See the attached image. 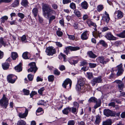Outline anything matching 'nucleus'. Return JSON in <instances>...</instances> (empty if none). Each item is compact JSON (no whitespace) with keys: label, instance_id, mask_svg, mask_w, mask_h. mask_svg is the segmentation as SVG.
Listing matches in <instances>:
<instances>
[{"label":"nucleus","instance_id":"obj_1","mask_svg":"<svg viewBox=\"0 0 125 125\" xmlns=\"http://www.w3.org/2000/svg\"><path fill=\"white\" fill-rule=\"evenodd\" d=\"M42 9L43 14L45 16L47 14V16L49 18V16L55 14V11L51 9L49 6L46 4H43Z\"/></svg>","mask_w":125,"mask_h":125},{"label":"nucleus","instance_id":"obj_2","mask_svg":"<svg viewBox=\"0 0 125 125\" xmlns=\"http://www.w3.org/2000/svg\"><path fill=\"white\" fill-rule=\"evenodd\" d=\"M88 102L89 103L94 102V103H96V104L94 106V108L95 109L100 106L101 105V100H99L98 101L97 99L94 97H91L89 99Z\"/></svg>","mask_w":125,"mask_h":125},{"label":"nucleus","instance_id":"obj_3","mask_svg":"<svg viewBox=\"0 0 125 125\" xmlns=\"http://www.w3.org/2000/svg\"><path fill=\"white\" fill-rule=\"evenodd\" d=\"M104 114L107 116H114L115 115V112L113 111L108 109H105L104 110Z\"/></svg>","mask_w":125,"mask_h":125},{"label":"nucleus","instance_id":"obj_4","mask_svg":"<svg viewBox=\"0 0 125 125\" xmlns=\"http://www.w3.org/2000/svg\"><path fill=\"white\" fill-rule=\"evenodd\" d=\"M0 104L1 106H4L5 108L8 104V101L7 99L5 97V95L4 94L2 98L0 100Z\"/></svg>","mask_w":125,"mask_h":125},{"label":"nucleus","instance_id":"obj_5","mask_svg":"<svg viewBox=\"0 0 125 125\" xmlns=\"http://www.w3.org/2000/svg\"><path fill=\"white\" fill-rule=\"evenodd\" d=\"M45 52L47 53V54L48 55H52L56 52L55 49H53L52 47L47 48Z\"/></svg>","mask_w":125,"mask_h":125},{"label":"nucleus","instance_id":"obj_6","mask_svg":"<svg viewBox=\"0 0 125 125\" xmlns=\"http://www.w3.org/2000/svg\"><path fill=\"white\" fill-rule=\"evenodd\" d=\"M29 65L30 66V68L28 70V72H29L33 71L35 73L37 69V68L36 66L35 63L33 62L29 64Z\"/></svg>","mask_w":125,"mask_h":125},{"label":"nucleus","instance_id":"obj_7","mask_svg":"<svg viewBox=\"0 0 125 125\" xmlns=\"http://www.w3.org/2000/svg\"><path fill=\"white\" fill-rule=\"evenodd\" d=\"M66 50L64 51L65 53H67L68 52L69 50H70L71 51H75L80 49V48L78 47L69 46L65 48Z\"/></svg>","mask_w":125,"mask_h":125},{"label":"nucleus","instance_id":"obj_8","mask_svg":"<svg viewBox=\"0 0 125 125\" xmlns=\"http://www.w3.org/2000/svg\"><path fill=\"white\" fill-rule=\"evenodd\" d=\"M114 83H115L118 84V88L120 90H122L123 89L124 85L123 82L120 80H116L115 81Z\"/></svg>","mask_w":125,"mask_h":125},{"label":"nucleus","instance_id":"obj_9","mask_svg":"<svg viewBox=\"0 0 125 125\" xmlns=\"http://www.w3.org/2000/svg\"><path fill=\"white\" fill-rule=\"evenodd\" d=\"M14 77H16V76L12 74H10L7 76L8 80L10 83H14L15 81V79L13 78Z\"/></svg>","mask_w":125,"mask_h":125},{"label":"nucleus","instance_id":"obj_10","mask_svg":"<svg viewBox=\"0 0 125 125\" xmlns=\"http://www.w3.org/2000/svg\"><path fill=\"white\" fill-rule=\"evenodd\" d=\"M105 37L110 40H116V38L114 36L110 33H108L105 36Z\"/></svg>","mask_w":125,"mask_h":125},{"label":"nucleus","instance_id":"obj_11","mask_svg":"<svg viewBox=\"0 0 125 125\" xmlns=\"http://www.w3.org/2000/svg\"><path fill=\"white\" fill-rule=\"evenodd\" d=\"M102 81L101 77H99L97 78L94 79L92 81V83L93 85H95L96 83L101 82Z\"/></svg>","mask_w":125,"mask_h":125},{"label":"nucleus","instance_id":"obj_12","mask_svg":"<svg viewBox=\"0 0 125 125\" xmlns=\"http://www.w3.org/2000/svg\"><path fill=\"white\" fill-rule=\"evenodd\" d=\"M68 83L69 84L70 87L72 84V82L71 80L69 79L65 80L62 84V86L65 88H66V85Z\"/></svg>","mask_w":125,"mask_h":125},{"label":"nucleus","instance_id":"obj_13","mask_svg":"<svg viewBox=\"0 0 125 125\" xmlns=\"http://www.w3.org/2000/svg\"><path fill=\"white\" fill-rule=\"evenodd\" d=\"M28 111L27 109H26L25 113L23 114L20 113L19 114V116L21 118H23L26 117L28 114Z\"/></svg>","mask_w":125,"mask_h":125},{"label":"nucleus","instance_id":"obj_14","mask_svg":"<svg viewBox=\"0 0 125 125\" xmlns=\"http://www.w3.org/2000/svg\"><path fill=\"white\" fill-rule=\"evenodd\" d=\"M105 14L106 15V16L103 17V19L104 21H105L107 23H108L110 19L109 15L106 11L105 12Z\"/></svg>","mask_w":125,"mask_h":125},{"label":"nucleus","instance_id":"obj_15","mask_svg":"<svg viewBox=\"0 0 125 125\" xmlns=\"http://www.w3.org/2000/svg\"><path fill=\"white\" fill-rule=\"evenodd\" d=\"M87 31H86L82 34L81 36V38L82 40H86L88 39V37L87 36Z\"/></svg>","mask_w":125,"mask_h":125},{"label":"nucleus","instance_id":"obj_16","mask_svg":"<svg viewBox=\"0 0 125 125\" xmlns=\"http://www.w3.org/2000/svg\"><path fill=\"white\" fill-rule=\"evenodd\" d=\"M81 6L83 8L85 9H87L88 6V3L85 1H84L81 3Z\"/></svg>","mask_w":125,"mask_h":125},{"label":"nucleus","instance_id":"obj_17","mask_svg":"<svg viewBox=\"0 0 125 125\" xmlns=\"http://www.w3.org/2000/svg\"><path fill=\"white\" fill-rule=\"evenodd\" d=\"M112 123V120L110 119H108L105 121L103 122V125H111Z\"/></svg>","mask_w":125,"mask_h":125},{"label":"nucleus","instance_id":"obj_18","mask_svg":"<svg viewBox=\"0 0 125 125\" xmlns=\"http://www.w3.org/2000/svg\"><path fill=\"white\" fill-rule=\"evenodd\" d=\"M115 14H117V16L118 18H122L123 17V13L121 11L118 10L116 11Z\"/></svg>","mask_w":125,"mask_h":125},{"label":"nucleus","instance_id":"obj_19","mask_svg":"<svg viewBox=\"0 0 125 125\" xmlns=\"http://www.w3.org/2000/svg\"><path fill=\"white\" fill-rule=\"evenodd\" d=\"M15 69L18 72L21 71L22 70V68L21 67V63H20L19 65L15 67Z\"/></svg>","mask_w":125,"mask_h":125},{"label":"nucleus","instance_id":"obj_20","mask_svg":"<svg viewBox=\"0 0 125 125\" xmlns=\"http://www.w3.org/2000/svg\"><path fill=\"white\" fill-rule=\"evenodd\" d=\"M71 110V108L68 107L64 109L62 111V112L64 114L67 115L69 112V111H70Z\"/></svg>","mask_w":125,"mask_h":125},{"label":"nucleus","instance_id":"obj_21","mask_svg":"<svg viewBox=\"0 0 125 125\" xmlns=\"http://www.w3.org/2000/svg\"><path fill=\"white\" fill-rule=\"evenodd\" d=\"M98 59L101 63L103 64H106V61H104V58L103 56L99 57Z\"/></svg>","mask_w":125,"mask_h":125},{"label":"nucleus","instance_id":"obj_22","mask_svg":"<svg viewBox=\"0 0 125 125\" xmlns=\"http://www.w3.org/2000/svg\"><path fill=\"white\" fill-rule=\"evenodd\" d=\"M87 53L90 58H94L97 57V56L94 54L92 51L88 52Z\"/></svg>","mask_w":125,"mask_h":125},{"label":"nucleus","instance_id":"obj_23","mask_svg":"<svg viewBox=\"0 0 125 125\" xmlns=\"http://www.w3.org/2000/svg\"><path fill=\"white\" fill-rule=\"evenodd\" d=\"M11 58L13 60H15L18 57L17 53L16 52H12L11 53Z\"/></svg>","mask_w":125,"mask_h":125},{"label":"nucleus","instance_id":"obj_24","mask_svg":"<svg viewBox=\"0 0 125 125\" xmlns=\"http://www.w3.org/2000/svg\"><path fill=\"white\" fill-rule=\"evenodd\" d=\"M78 84L83 86L84 83V82L83 79L81 78L78 81Z\"/></svg>","mask_w":125,"mask_h":125},{"label":"nucleus","instance_id":"obj_25","mask_svg":"<svg viewBox=\"0 0 125 125\" xmlns=\"http://www.w3.org/2000/svg\"><path fill=\"white\" fill-rule=\"evenodd\" d=\"M9 65L8 63H5L2 64V68L4 70H6L8 69Z\"/></svg>","mask_w":125,"mask_h":125},{"label":"nucleus","instance_id":"obj_26","mask_svg":"<svg viewBox=\"0 0 125 125\" xmlns=\"http://www.w3.org/2000/svg\"><path fill=\"white\" fill-rule=\"evenodd\" d=\"M117 36L120 37L125 38V31H124L120 33L117 34Z\"/></svg>","mask_w":125,"mask_h":125},{"label":"nucleus","instance_id":"obj_27","mask_svg":"<svg viewBox=\"0 0 125 125\" xmlns=\"http://www.w3.org/2000/svg\"><path fill=\"white\" fill-rule=\"evenodd\" d=\"M100 117L98 115L96 116V119L95 121V123L96 124H99L100 122Z\"/></svg>","mask_w":125,"mask_h":125},{"label":"nucleus","instance_id":"obj_28","mask_svg":"<svg viewBox=\"0 0 125 125\" xmlns=\"http://www.w3.org/2000/svg\"><path fill=\"white\" fill-rule=\"evenodd\" d=\"M26 123L24 121L21 120L19 121L17 123V125H25Z\"/></svg>","mask_w":125,"mask_h":125},{"label":"nucleus","instance_id":"obj_29","mask_svg":"<svg viewBox=\"0 0 125 125\" xmlns=\"http://www.w3.org/2000/svg\"><path fill=\"white\" fill-rule=\"evenodd\" d=\"M2 45H3L4 46H5L6 43L4 42L3 40V38H0V48L2 46Z\"/></svg>","mask_w":125,"mask_h":125},{"label":"nucleus","instance_id":"obj_30","mask_svg":"<svg viewBox=\"0 0 125 125\" xmlns=\"http://www.w3.org/2000/svg\"><path fill=\"white\" fill-rule=\"evenodd\" d=\"M28 53V52H26L22 54V57L23 58L25 59H28L27 54Z\"/></svg>","mask_w":125,"mask_h":125},{"label":"nucleus","instance_id":"obj_31","mask_svg":"<svg viewBox=\"0 0 125 125\" xmlns=\"http://www.w3.org/2000/svg\"><path fill=\"white\" fill-rule=\"evenodd\" d=\"M32 12L33 13L35 17H36L38 13V10L36 8H34L32 10Z\"/></svg>","mask_w":125,"mask_h":125},{"label":"nucleus","instance_id":"obj_32","mask_svg":"<svg viewBox=\"0 0 125 125\" xmlns=\"http://www.w3.org/2000/svg\"><path fill=\"white\" fill-rule=\"evenodd\" d=\"M48 79L49 81L52 82L54 79V76L53 75H51L48 76Z\"/></svg>","mask_w":125,"mask_h":125},{"label":"nucleus","instance_id":"obj_33","mask_svg":"<svg viewBox=\"0 0 125 125\" xmlns=\"http://www.w3.org/2000/svg\"><path fill=\"white\" fill-rule=\"evenodd\" d=\"M74 13L78 17H80L81 16L80 12L77 10H75L74 11Z\"/></svg>","mask_w":125,"mask_h":125},{"label":"nucleus","instance_id":"obj_34","mask_svg":"<svg viewBox=\"0 0 125 125\" xmlns=\"http://www.w3.org/2000/svg\"><path fill=\"white\" fill-rule=\"evenodd\" d=\"M103 8V5H99L97 7V10L98 11H100L102 10Z\"/></svg>","mask_w":125,"mask_h":125},{"label":"nucleus","instance_id":"obj_35","mask_svg":"<svg viewBox=\"0 0 125 125\" xmlns=\"http://www.w3.org/2000/svg\"><path fill=\"white\" fill-rule=\"evenodd\" d=\"M19 4L18 0H16L13 4V6L14 7H15L19 5Z\"/></svg>","mask_w":125,"mask_h":125},{"label":"nucleus","instance_id":"obj_36","mask_svg":"<svg viewBox=\"0 0 125 125\" xmlns=\"http://www.w3.org/2000/svg\"><path fill=\"white\" fill-rule=\"evenodd\" d=\"M28 1L27 0H22V5L26 6L27 5Z\"/></svg>","mask_w":125,"mask_h":125},{"label":"nucleus","instance_id":"obj_37","mask_svg":"<svg viewBox=\"0 0 125 125\" xmlns=\"http://www.w3.org/2000/svg\"><path fill=\"white\" fill-rule=\"evenodd\" d=\"M8 19V17L6 16L2 17L1 18L2 19L1 22L3 23H4L5 20H7Z\"/></svg>","mask_w":125,"mask_h":125},{"label":"nucleus","instance_id":"obj_38","mask_svg":"<svg viewBox=\"0 0 125 125\" xmlns=\"http://www.w3.org/2000/svg\"><path fill=\"white\" fill-rule=\"evenodd\" d=\"M23 91L24 94L26 95H28L29 94V91L28 90L24 89H23Z\"/></svg>","mask_w":125,"mask_h":125},{"label":"nucleus","instance_id":"obj_39","mask_svg":"<svg viewBox=\"0 0 125 125\" xmlns=\"http://www.w3.org/2000/svg\"><path fill=\"white\" fill-rule=\"evenodd\" d=\"M118 72L117 73V75L118 76H119L122 74L123 71V69L118 70Z\"/></svg>","mask_w":125,"mask_h":125},{"label":"nucleus","instance_id":"obj_40","mask_svg":"<svg viewBox=\"0 0 125 125\" xmlns=\"http://www.w3.org/2000/svg\"><path fill=\"white\" fill-rule=\"evenodd\" d=\"M28 78L29 80L30 81H32L33 78V76L30 74H29L28 76Z\"/></svg>","mask_w":125,"mask_h":125},{"label":"nucleus","instance_id":"obj_41","mask_svg":"<svg viewBox=\"0 0 125 125\" xmlns=\"http://www.w3.org/2000/svg\"><path fill=\"white\" fill-rule=\"evenodd\" d=\"M83 86L79 84H78L76 85L77 88H76V89L78 91H80L81 88V86Z\"/></svg>","mask_w":125,"mask_h":125},{"label":"nucleus","instance_id":"obj_42","mask_svg":"<svg viewBox=\"0 0 125 125\" xmlns=\"http://www.w3.org/2000/svg\"><path fill=\"white\" fill-rule=\"evenodd\" d=\"M71 8L73 9H75L76 8V6L75 4L73 3H72L70 4V5Z\"/></svg>","mask_w":125,"mask_h":125},{"label":"nucleus","instance_id":"obj_43","mask_svg":"<svg viewBox=\"0 0 125 125\" xmlns=\"http://www.w3.org/2000/svg\"><path fill=\"white\" fill-rule=\"evenodd\" d=\"M12 0H0V4L2 2L9 3Z\"/></svg>","mask_w":125,"mask_h":125},{"label":"nucleus","instance_id":"obj_44","mask_svg":"<svg viewBox=\"0 0 125 125\" xmlns=\"http://www.w3.org/2000/svg\"><path fill=\"white\" fill-rule=\"evenodd\" d=\"M87 74L88 75V77L89 79H90L93 77V75L92 73H87Z\"/></svg>","mask_w":125,"mask_h":125},{"label":"nucleus","instance_id":"obj_45","mask_svg":"<svg viewBox=\"0 0 125 125\" xmlns=\"http://www.w3.org/2000/svg\"><path fill=\"white\" fill-rule=\"evenodd\" d=\"M75 122L73 120L69 121L68 123V125H74Z\"/></svg>","mask_w":125,"mask_h":125},{"label":"nucleus","instance_id":"obj_46","mask_svg":"<svg viewBox=\"0 0 125 125\" xmlns=\"http://www.w3.org/2000/svg\"><path fill=\"white\" fill-rule=\"evenodd\" d=\"M93 35L95 38H97L98 36L100 37L99 34L96 32H94Z\"/></svg>","mask_w":125,"mask_h":125},{"label":"nucleus","instance_id":"obj_47","mask_svg":"<svg viewBox=\"0 0 125 125\" xmlns=\"http://www.w3.org/2000/svg\"><path fill=\"white\" fill-rule=\"evenodd\" d=\"M57 35L59 36H61L63 34L62 32L60 31H58L56 32Z\"/></svg>","mask_w":125,"mask_h":125},{"label":"nucleus","instance_id":"obj_48","mask_svg":"<svg viewBox=\"0 0 125 125\" xmlns=\"http://www.w3.org/2000/svg\"><path fill=\"white\" fill-rule=\"evenodd\" d=\"M54 74L58 75L60 74V72L57 69H56L54 71Z\"/></svg>","mask_w":125,"mask_h":125},{"label":"nucleus","instance_id":"obj_49","mask_svg":"<svg viewBox=\"0 0 125 125\" xmlns=\"http://www.w3.org/2000/svg\"><path fill=\"white\" fill-rule=\"evenodd\" d=\"M44 90V87L41 88L38 91V93L40 94H42V92Z\"/></svg>","mask_w":125,"mask_h":125},{"label":"nucleus","instance_id":"obj_50","mask_svg":"<svg viewBox=\"0 0 125 125\" xmlns=\"http://www.w3.org/2000/svg\"><path fill=\"white\" fill-rule=\"evenodd\" d=\"M100 43L102 44L103 46L105 47L106 45V44L105 42L103 40H102L100 42Z\"/></svg>","mask_w":125,"mask_h":125},{"label":"nucleus","instance_id":"obj_51","mask_svg":"<svg viewBox=\"0 0 125 125\" xmlns=\"http://www.w3.org/2000/svg\"><path fill=\"white\" fill-rule=\"evenodd\" d=\"M67 35L69 36V38L71 40H73L74 39L75 37L74 36L69 35L68 34Z\"/></svg>","mask_w":125,"mask_h":125},{"label":"nucleus","instance_id":"obj_52","mask_svg":"<svg viewBox=\"0 0 125 125\" xmlns=\"http://www.w3.org/2000/svg\"><path fill=\"white\" fill-rule=\"evenodd\" d=\"M115 105V103L114 102H111L109 104H108V105L110 106H112L113 107H114Z\"/></svg>","mask_w":125,"mask_h":125},{"label":"nucleus","instance_id":"obj_53","mask_svg":"<svg viewBox=\"0 0 125 125\" xmlns=\"http://www.w3.org/2000/svg\"><path fill=\"white\" fill-rule=\"evenodd\" d=\"M18 16L20 17L21 19H23L24 17V15L21 13H19L18 14Z\"/></svg>","mask_w":125,"mask_h":125},{"label":"nucleus","instance_id":"obj_54","mask_svg":"<svg viewBox=\"0 0 125 125\" xmlns=\"http://www.w3.org/2000/svg\"><path fill=\"white\" fill-rule=\"evenodd\" d=\"M77 109L76 107H72V112L75 114L77 111Z\"/></svg>","mask_w":125,"mask_h":125},{"label":"nucleus","instance_id":"obj_55","mask_svg":"<svg viewBox=\"0 0 125 125\" xmlns=\"http://www.w3.org/2000/svg\"><path fill=\"white\" fill-rule=\"evenodd\" d=\"M89 65L91 68H94L96 66V64L94 63H89Z\"/></svg>","mask_w":125,"mask_h":125},{"label":"nucleus","instance_id":"obj_56","mask_svg":"<svg viewBox=\"0 0 125 125\" xmlns=\"http://www.w3.org/2000/svg\"><path fill=\"white\" fill-rule=\"evenodd\" d=\"M121 44V42L120 41H117L115 43V44L116 46H118L119 45Z\"/></svg>","mask_w":125,"mask_h":125},{"label":"nucleus","instance_id":"obj_57","mask_svg":"<svg viewBox=\"0 0 125 125\" xmlns=\"http://www.w3.org/2000/svg\"><path fill=\"white\" fill-rule=\"evenodd\" d=\"M74 106L76 108H78L79 107L78 104L76 102H74L73 103Z\"/></svg>","mask_w":125,"mask_h":125},{"label":"nucleus","instance_id":"obj_58","mask_svg":"<svg viewBox=\"0 0 125 125\" xmlns=\"http://www.w3.org/2000/svg\"><path fill=\"white\" fill-rule=\"evenodd\" d=\"M55 17L54 16H52L50 17L49 19V23H50L53 20L55 19Z\"/></svg>","mask_w":125,"mask_h":125},{"label":"nucleus","instance_id":"obj_59","mask_svg":"<svg viewBox=\"0 0 125 125\" xmlns=\"http://www.w3.org/2000/svg\"><path fill=\"white\" fill-rule=\"evenodd\" d=\"M59 69L60 70L63 71L65 69V68L64 66L63 65H61Z\"/></svg>","mask_w":125,"mask_h":125},{"label":"nucleus","instance_id":"obj_60","mask_svg":"<svg viewBox=\"0 0 125 125\" xmlns=\"http://www.w3.org/2000/svg\"><path fill=\"white\" fill-rule=\"evenodd\" d=\"M70 2V0H63V3L64 4H66Z\"/></svg>","mask_w":125,"mask_h":125},{"label":"nucleus","instance_id":"obj_61","mask_svg":"<svg viewBox=\"0 0 125 125\" xmlns=\"http://www.w3.org/2000/svg\"><path fill=\"white\" fill-rule=\"evenodd\" d=\"M86 64L87 62L86 61H83L81 62V66L85 65Z\"/></svg>","mask_w":125,"mask_h":125},{"label":"nucleus","instance_id":"obj_62","mask_svg":"<svg viewBox=\"0 0 125 125\" xmlns=\"http://www.w3.org/2000/svg\"><path fill=\"white\" fill-rule=\"evenodd\" d=\"M56 45L58 47H61L62 46V44L60 42H55Z\"/></svg>","mask_w":125,"mask_h":125},{"label":"nucleus","instance_id":"obj_63","mask_svg":"<svg viewBox=\"0 0 125 125\" xmlns=\"http://www.w3.org/2000/svg\"><path fill=\"white\" fill-rule=\"evenodd\" d=\"M21 40L22 41H24L26 40V36L25 35H23L21 38Z\"/></svg>","mask_w":125,"mask_h":125},{"label":"nucleus","instance_id":"obj_64","mask_svg":"<svg viewBox=\"0 0 125 125\" xmlns=\"http://www.w3.org/2000/svg\"><path fill=\"white\" fill-rule=\"evenodd\" d=\"M122 118H124L125 117V112H123L121 115Z\"/></svg>","mask_w":125,"mask_h":125}]
</instances>
